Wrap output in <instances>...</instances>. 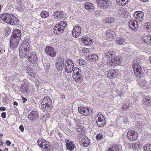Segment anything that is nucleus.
Returning <instances> with one entry per match:
<instances>
[{
	"instance_id": "473e14b6",
	"label": "nucleus",
	"mask_w": 151,
	"mask_h": 151,
	"mask_svg": "<svg viewBox=\"0 0 151 151\" xmlns=\"http://www.w3.org/2000/svg\"><path fill=\"white\" fill-rule=\"evenodd\" d=\"M134 15L135 16L136 18H141V21L143 20V17L144 16V13L141 11H137L135 12L134 13Z\"/></svg>"
},
{
	"instance_id": "c9c22d12",
	"label": "nucleus",
	"mask_w": 151,
	"mask_h": 151,
	"mask_svg": "<svg viewBox=\"0 0 151 151\" xmlns=\"http://www.w3.org/2000/svg\"><path fill=\"white\" fill-rule=\"evenodd\" d=\"M73 76L75 77L81 75L80 70L77 67H75L73 68Z\"/></svg>"
},
{
	"instance_id": "6e6552de",
	"label": "nucleus",
	"mask_w": 151,
	"mask_h": 151,
	"mask_svg": "<svg viewBox=\"0 0 151 151\" xmlns=\"http://www.w3.org/2000/svg\"><path fill=\"white\" fill-rule=\"evenodd\" d=\"M37 143L39 146L44 150L45 151H51L50 145L49 143L45 140L42 138L39 139L37 140Z\"/></svg>"
},
{
	"instance_id": "dca6fc26",
	"label": "nucleus",
	"mask_w": 151,
	"mask_h": 151,
	"mask_svg": "<svg viewBox=\"0 0 151 151\" xmlns=\"http://www.w3.org/2000/svg\"><path fill=\"white\" fill-rule=\"evenodd\" d=\"M81 32V27L79 26H76L74 27L73 30L72 36L75 38H76L80 35Z\"/></svg>"
},
{
	"instance_id": "a211bd4d",
	"label": "nucleus",
	"mask_w": 151,
	"mask_h": 151,
	"mask_svg": "<svg viewBox=\"0 0 151 151\" xmlns=\"http://www.w3.org/2000/svg\"><path fill=\"white\" fill-rule=\"evenodd\" d=\"M21 37V32L20 30L16 29L13 31L11 37L20 40Z\"/></svg>"
},
{
	"instance_id": "ddd939ff",
	"label": "nucleus",
	"mask_w": 151,
	"mask_h": 151,
	"mask_svg": "<svg viewBox=\"0 0 151 151\" xmlns=\"http://www.w3.org/2000/svg\"><path fill=\"white\" fill-rule=\"evenodd\" d=\"M46 53L51 57H54L56 55V52L52 47L47 46L45 50Z\"/></svg>"
},
{
	"instance_id": "e2e57ef3",
	"label": "nucleus",
	"mask_w": 151,
	"mask_h": 151,
	"mask_svg": "<svg viewBox=\"0 0 151 151\" xmlns=\"http://www.w3.org/2000/svg\"><path fill=\"white\" fill-rule=\"evenodd\" d=\"M60 98L62 99H65V95L64 94H62L60 96Z\"/></svg>"
},
{
	"instance_id": "680f3d73",
	"label": "nucleus",
	"mask_w": 151,
	"mask_h": 151,
	"mask_svg": "<svg viewBox=\"0 0 151 151\" xmlns=\"http://www.w3.org/2000/svg\"><path fill=\"white\" fill-rule=\"evenodd\" d=\"M103 115L100 112H99L96 114V116L97 117H100Z\"/></svg>"
},
{
	"instance_id": "412c9836",
	"label": "nucleus",
	"mask_w": 151,
	"mask_h": 151,
	"mask_svg": "<svg viewBox=\"0 0 151 151\" xmlns=\"http://www.w3.org/2000/svg\"><path fill=\"white\" fill-rule=\"evenodd\" d=\"M81 39L83 42L86 45H90L93 44V40L90 37L83 36Z\"/></svg>"
},
{
	"instance_id": "f704fd0d",
	"label": "nucleus",
	"mask_w": 151,
	"mask_h": 151,
	"mask_svg": "<svg viewBox=\"0 0 151 151\" xmlns=\"http://www.w3.org/2000/svg\"><path fill=\"white\" fill-rule=\"evenodd\" d=\"M79 76H76L75 77L73 76V78L74 81L77 83H80L83 80L81 74L79 75Z\"/></svg>"
},
{
	"instance_id": "69168bd1",
	"label": "nucleus",
	"mask_w": 151,
	"mask_h": 151,
	"mask_svg": "<svg viewBox=\"0 0 151 151\" xmlns=\"http://www.w3.org/2000/svg\"><path fill=\"white\" fill-rule=\"evenodd\" d=\"M13 104H14V105L17 106L18 104L17 102L14 101L13 102Z\"/></svg>"
},
{
	"instance_id": "393cba45",
	"label": "nucleus",
	"mask_w": 151,
	"mask_h": 151,
	"mask_svg": "<svg viewBox=\"0 0 151 151\" xmlns=\"http://www.w3.org/2000/svg\"><path fill=\"white\" fill-rule=\"evenodd\" d=\"M65 142L66 144V146L67 149L70 151L73 150L75 147L73 142L71 141H69L68 140H67Z\"/></svg>"
},
{
	"instance_id": "5701e85b",
	"label": "nucleus",
	"mask_w": 151,
	"mask_h": 151,
	"mask_svg": "<svg viewBox=\"0 0 151 151\" xmlns=\"http://www.w3.org/2000/svg\"><path fill=\"white\" fill-rule=\"evenodd\" d=\"M106 35L108 37L114 39L116 36V34L112 29H109L106 31Z\"/></svg>"
},
{
	"instance_id": "bf43d9fd",
	"label": "nucleus",
	"mask_w": 151,
	"mask_h": 151,
	"mask_svg": "<svg viewBox=\"0 0 151 151\" xmlns=\"http://www.w3.org/2000/svg\"><path fill=\"white\" fill-rule=\"evenodd\" d=\"M11 142L9 140H7L6 141V144L8 146H9L11 144Z\"/></svg>"
},
{
	"instance_id": "338daca9",
	"label": "nucleus",
	"mask_w": 151,
	"mask_h": 151,
	"mask_svg": "<svg viewBox=\"0 0 151 151\" xmlns=\"http://www.w3.org/2000/svg\"><path fill=\"white\" fill-rule=\"evenodd\" d=\"M141 1L143 2L148 1L149 0H140Z\"/></svg>"
},
{
	"instance_id": "0eeeda50",
	"label": "nucleus",
	"mask_w": 151,
	"mask_h": 151,
	"mask_svg": "<svg viewBox=\"0 0 151 151\" xmlns=\"http://www.w3.org/2000/svg\"><path fill=\"white\" fill-rule=\"evenodd\" d=\"M138 134L137 132L134 130H130L127 133V139H124L123 141L125 143L130 142V141H134L137 139Z\"/></svg>"
},
{
	"instance_id": "e433bc0d",
	"label": "nucleus",
	"mask_w": 151,
	"mask_h": 151,
	"mask_svg": "<svg viewBox=\"0 0 151 151\" xmlns=\"http://www.w3.org/2000/svg\"><path fill=\"white\" fill-rule=\"evenodd\" d=\"M49 15V12L47 11L43 10L40 13L41 17L43 18H47Z\"/></svg>"
},
{
	"instance_id": "603ef678",
	"label": "nucleus",
	"mask_w": 151,
	"mask_h": 151,
	"mask_svg": "<svg viewBox=\"0 0 151 151\" xmlns=\"http://www.w3.org/2000/svg\"><path fill=\"white\" fill-rule=\"evenodd\" d=\"M29 74V75L30 76H31L33 78H35L36 75L35 73L33 72H30V73L29 72H27Z\"/></svg>"
},
{
	"instance_id": "7ed1b4c3",
	"label": "nucleus",
	"mask_w": 151,
	"mask_h": 151,
	"mask_svg": "<svg viewBox=\"0 0 151 151\" xmlns=\"http://www.w3.org/2000/svg\"><path fill=\"white\" fill-rule=\"evenodd\" d=\"M1 19L6 23L14 26L18 24L19 20L14 15L9 14H3L0 16Z\"/></svg>"
},
{
	"instance_id": "f03ea898",
	"label": "nucleus",
	"mask_w": 151,
	"mask_h": 151,
	"mask_svg": "<svg viewBox=\"0 0 151 151\" xmlns=\"http://www.w3.org/2000/svg\"><path fill=\"white\" fill-rule=\"evenodd\" d=\"M115 54V51H113L105 52L106 58L109 59L107 60V64L110 66H114L120 63V60L118 58Z\"/></svg>"
},
{
	"instance_id": "4468645a",
	"label": "nucleus",
	"mask_w": 151,
	"mask_h": 151,
	"mask_svg": "<svg viewBox=\"0 0 151 151\" xmlns=\"http://www.w3.org/2000/svg\"><path fill=\"white\" fill-rule=\"evenodd\" d=\"M97 4L99 7L105 8L110 6L111 3L108 0H96Z\"/></svg>"
},
{
	"instance_id": "bb28decb",
	"label": "nucleus",
	"mask_w": 151,
	"mask_h": 151,
	"mask_svg": "<svg viewBox=\"0 0 151 151\" xmlns=\"http://www.w3.org/2000/svg\"><path fill=\"white\" fill-rule=\"evenodd\" d=\"M20 90L23 93H27L29 90L28 84L25 83L22 84L21 86Z\"/></svg>"
},
{
	"instance_id": "8fccbe9b",
	"label": "nucleus",
	"mask_w": 151,
	"mask_h": 151,
	"mask_svg": "<svg viewBox=\"0 0 151 151\" xmlns=\"http://www.w3.org/2000/svg\"><path fill=\"white\" fill-rule=\"evenodd\" d=\"M128 122L127 120V118H124L123 119V124H124L125 125L124 126H126L127 127V126L128 125Z\"/></svg>"
},
{
	"instance_id": "052dcab7",
	"label": "nucleus",
	"mask_w": 151,
	"mask_h": 151,
	"mask_svg": "<svg viewBox=\"0 0 151 151\" xmlns=\"http://www.w3.org/2000/svg\"><path fill=\"white\" fill-rule=\"evenodd\" d=\"M129 0H123V5L126 4L128 2Z\"/></svg>"
},
{
	"instance_id": "aec40b11",
	"label": "nucleus",
	"mask_w": 151,
	"mask_h": 151,
	"mask_svg": "<svg viewBox=\"0 0 151 151\" xmlns=\"http://www.w3.org/2000/svg\"><path fill=\"white\" fill-rule=\"evenodd\" d=\"M20 40L11 37L9 43L10 48L14 49L18 46Z\"/></svg>"
},
{
	"instance_id": "20e7f679",
	"label": "nucleus",
	"mask_w": 151,
	"mask_h": 151,
	"mask_svg": "<svg viewBox=\"0 0 151 151\" xmlns=\"http://www.w3.org/2000/svg\"><path fill=\"white\" fill-rule=\"evenodd\" d=\"M79 129H78V131L79 132V134L77 136L78 140L80 144L83 147H87L90 144L89 139L84 134V132L79 131Z\"/></svg>"
},
{
	"instance_id": "a18cd8bd",
	"label": "nucleus",
	"mask_w": 151,
	"mask_h": 151,
	"mask_svg": "<svg viewBox=\"0 0 151 151\" xmlns=\"http://www.w3.org/2000/svg\"><path fill=\"white\" fill-rule=\"evenodd\" d=\"M114 19L112 17L107 18L105 19V22L108 23H111L114 22Z\"/></svg>"
},
{
	"instance_id": "f3484780",
	"label": "nucleus",
	"mask_w": 151,
	"mask_h": 151,
	"mask_svg": "<svg viewBox=\"0 0 151 151\" xmlns=\"http://www.w3.org/2000/svg\"><path fill=\"white\" fill-rule=\"evenodd\" d=\"M98 126L99 127H102L104 126L106 124V121L104 116H101L98 117V119L96 122Z\"/></svg>"
},
{
	"instance_id": "13d9d810",
	"label": "nucleus",
	"mask_w": 151,
	"mask_h": 151,
	"mask_svg": "<svg viewBox=\"0 0 151 151\" xmlns=\"http://www.w3.org/2000/svg\"><path fill=\"white\" fill-rule=\"evenodd\" d=\"M22 98L23 101V103H25L27 101V99L23 96L22 97Z\"/></svg>"
},
{
	"instance_id": "7c9ffc66",
	"label": "nucleus",
	"mask_w": 151,
	"mask_h": 151,
	"mask_svg": "<svg viewBox=\"0 0 151 151\" xmlns=\"http://www.w3.org/2000/svg\"><path fill=\"white\" fill-rule=\"evenodd\" d=\"M64 12L63 11H56L54 14V15L56 17V18L60 19L64 17Z\"/></svg>"
},
{
	"instance_id": "4be33fe9",
	"label": "nucleus",
	"mask_w": 151,
	"mask_h": 151,
	"mask_svg": "<svg viewBox=\"0 0 151 151\" xmlns=\"http://www.w3.org/2000/svg\"><path fill=\"white\" fill-rule=\"evenodd\" d=\"M124 145L127 146L125 148V151H131V150H134L136 149L137 147L135 144H130V142H124Z\"/></svg>"
},
{
	"instance_id": "2f4dec72",
	"label": "nucleus",
	"mask_w": 151,
	"mask_h": 151,
	"mask_svg": "<svg viewBox=\"0 0 151 151\" xmlns=\"http://www.w3.org/2000/svg\"><path fill=\"white\" fill-rule=\"evenodd\" d=\"M29 51L25 50H23V51H22L20 49H19V54L20 58H24L26 57H27V56L29 54Z\"/></svg>"
},
{
	"instance_id": "b1692460",
	"label": "nucleus",
	"mask_w": 151,
	"mask_h": 151,
	"mask_svg": "<svg viewBox=\"0 0 151 151\" xmlns=\"http://www.w3.org/2000/svg\"><path fill=\"white\" fill-rule=\"evenodd\" d=\"M17 3L16 4V8L18 10L22 12L24 11V7L22 5V0H16Z\"/></svg>"
},
{
	"instance_id": "f8f14e48",
	"label": "nucleus",
	"mask_w": 151,
	"mask_h": 151,
	"mask_svg": "<svg viewBox=\"0 0 151 151\" xmlns=\"http://www.w3.org/2000/svg\"><path fill=\"white\" fill-rule=\"evenodd\" d=\"M118 75L117 70L113 69H110L106 72V77L110 79L114 78Z\"/></svg>"
},
{
	"instance_id": "a878e982",
	"label": "nucleus",
	"mask_w": 151,
	"mask_h": 151,
	"mask_svg": "<svg viewBox=\"0 0 151 151\" xmlns=\"http://www.w3.org/2000/svg\"><path fill=\"white\" fill-rule=\"evenodd\" d=\"M142 40L147 44L151 45V35H145L142 38Z\"/></svg>"
},
{
	"instance_id": "49530a36",
	"label": "nucleus",
	"mask_w": 151,
	"mask_h": 151,
	"mask_svg": "<svg viewBox=\"0 0 151 151\" xmlns=\"http://www.w3.org/2000/svg\"><path fill=\"white\" fill-rule=\"evenodd\" d=\"M124 105H123V111L124 109H127L129 107L130 103L129 101H124Z\"/></svg>"
},
{
	"instance_id": "09e8293b",
	"label": "nucleus",
	"mask_w": 151,
	"mask_h": 151,
	"mask_svg": "<svg viewBox=\"0 0 151 151\" xmlns=\"http://www.w3.org/2000/svg\"><path fill=\"white\" fill-rule=\"evenodd\" d=\"M130 75L128 72H127V73L126 76H125V75L124 76V78H125V80H126L127 81L130 80Z\"/></svg>"
},
{
	"instance_id": "c756f323",
	"label": "nucleus",
	"mask_w": 151,
	"mask_h": 151,
	"mask_svg": "<svg viewBox=\"0 0 151 151\" xmlns=\"http://www.w3.org/2000/svg\"><path fill=\"white\" fill-rule=\"evenodd\" d=\"M30 47V45H29L28 42H26L25 43V42H22V44L19 49H20L22 51H23V50H25L29 51Z\"/></svg>"
},
{
	"instance_id": "4c0bfd02",
	"label": "nucleus",
	"mask_w": 151,
	"mask_h": 151,
	"mask_svg": "<svg viewBox=\"0 0 151 151\" xmlns=\"http://www.w3.org/2000/svg\"><path fill=\"white\" fill-rule=\"evenodd\" d=\"M124 12L123 11V18H127L126 19H125V20H124V22L125 23H126V22H127L128 21V19L129 20H130V16L129 14V13L128 12L126 11L125 12V13H124Z\"/></svg>"
},
{
	"instance_id": "6e6d98bb",
	"label": "nucleus",
	"mask_w": 151,
	"mask_h": 151,
	"mask_svg": "<svg viewBox=\"0 0 151 151\" xmlns=\"http://www.w3.org/2000/svg\"><path fill=\"white\" fill-rule=\"evenodd\" d=\"M19 129H20L22 132H23L24 131V128L23 125H21L19 127Z\"/></svg>"
},
{
	"instance_id": "de8ad7c7",
	"label": "nucleus",
	"mask_w": 151,
	"mask_h": 151,
	"mask_svg": "<svg viewBox=\"0 0 151 151\" xmlns=\"http://www.w3.org/2000/svg\"><path fill=\"white\" fill-rule=\"evenodd\" d=\"M103 134H98L96 135V138L97 140H100L103 139Z\"/></svg>"
},
{
	"instance_id": "6ab92c4d",
	"label": "nucleus",
	"mask_w": 151,
	"mask_h": 151,
	"mask_svg": "<svg viewBox=\"0 0 151 151\" xmlns=\"http://www.w3.org/2000/svg\"><path fill=\"white\" fill-rule=\"evenodd\" d=\"M28 60L31 63H35L37 60V58L36 55L34 53H29L27 56Z\"/></svg>"
},
{
	"instance_id": "2eb2a0df",
	"label": "nucleus",
	"mask_w": 151,
	"mask_h": 151,
	"mask_svg": "<svg viewBox=\"0 0 151 151\" xmlns=\"http://www.w3.org/2000/svg\"><path fill=\"white\" fill-rule=\"evenodd\" d=\"M39 117V114L35 110L32 111L28 115L27 117L30 120L35 121Z\"/></svg>"
},
{
	"instance_id": "423d86ee",
	"label": "nucleus",
	"mask_w": 151,
	"mask_h": 151,
	"mask_svg": "<svg viewBox=\"0 0 151 151\" xmlns=\"http://www.w3.org/2000/svg\"><path fill=\"white\" fill-rule=\"evenodd\" d=\"M52 106V102L50 98L48 96L45 97L41 103V106L42 109L48 111L50 109Z\"/></svg>"
},
{
	"instance_id": "c03bdc74",
	"label": "nucleus",
	"mask_w": 151,
	"mask_h": 151,
	"mask_svg": "<svg viewBox=\"0 0 151 151\" xmlns=\"http://www.w3.org/2000/svg\"><path fill=\"white\" fill-rule=\"evenodd\" d=\"M79 65L80 66H83L86 65L87 64L86 62L84 60L79 59L78 60Z\"/></svg>"
},
{
	"instance_id": "5fc2aeb1",
	"label": "nucleus",
	"mask_w": 151,
	"mask_h": 151,
	"mask_svg": "<svg viewBox=\"0 0 151 151\" xmlns=\"http://www.w3.org/2000/svg\"><path fill=\"white\" fill-rule=\"evenodd\" d=\"M120 40V39H119V40H116V42L119 45H122L123 44V41Z\"/></svg>"
},
{
	"instance_id": "39448f33",
	"label": "nucleus",
	"mask_w": 151,
	"mask_h": 151,
	"mask_svg": "<svg viewBox=\"0 0 151 151\" xmlns=\"http://www.w3.org/2000/svg\"><path fill=\"white\" fill-rule=\"evenodd\" d=\"M66 26V22L64 21H61L55 25L53 29V32L55 34H60L63 32Z\"/></svg>"
},
{
	"instance_id": "37998d69",
	"label": "nucleus",
	"mask_w": 151,
	"mask_h": 151,
	"mask_svg": "<svg viewBox=\"0 0 151 151\" xmlns=\"http://www.w3.org/2000/svg\"><path fill=\"white\" fill-rule=\"evenodd\" d=\"M64 60L63 59H61L60 60L59 63V66L60 67V69L62 70L63 69L64 66Z\"/></svg>"
},
{
	"instance_id": "0e129e2a",
	"label": "nucleus",
	"mask_w": 151,
	"mask_h": 151,
	"mask_svg": "<svg viewBox=\"0 0 151 151\" xmlns=\"http://www.w3.org/2000/svg\"><path fill=\"white\" fill-rule=\"evenodd\" d=\"M0 110L3 111H5L6 110V108L4 107H1L0 108Z\"/></svg>"
},
{
	"instance_id": "72a5a7b5",
	"label": "nucleus",
	"mask_w": 151,
	"mask_h": 151,
	"mask_svg": "<svg viewBox=\"0 0 151 151\" xmlns=\"http://www.w3.org/2000/svg\"><path fill=\"white\" fill-rule=\"evenodd\" d=\"M85 7L87 10H93L95 9L93 4L89 2H87L85 3Z\"/></svg>"
},
{
	"instance_id": "cd10ccee",
	"label": "nucleus",
	"mask_w": 151,
	"mask_h": 151,
	"mask_svg": "<svg viewBox=\"0 0 151 151\" xmlns=\"http://www.w3.org/2000/svg\"><path fill=\"white\" fill-rule=\"evenodd\" d=\"M143 104L146 106H149L151 104V97L146 96L142 101Z\"/></svg>"
},
{
	"instance_id": "9d476101",
	"label": "nucleus",
	"mask_w": 151,
	"mask_h": 151,
	"mask_svg": "<svg viewBox=\"0 0 151 151\" xmlns=\"http://www.w3.org/2000/svg\"><path fill=\"white\" fill-rule=\"evenodd\" d=\"M78 109L80 113L85 116L89 115L92 112L90 108L86 106H80Z\"/></svg>"
},
{
	"instance_id": "f257e3e1",
	"label": "nucleus",
	"mask_w": 151,
	"mask_h": 151,
	"mask_svg": "<svg viewBox=\"0 0 151 151\" xmlns=\"http://www.w3.org/2000/svg\"><path fill=\"white\" fill-rule=\"evenodd\" d=\"M132 66L134 73L135 75L139 78L138 79V83L139 86L142 88H146L148 83L143 78V70L140 65L137 62L133 63Z\"/></svg>"
},
{
	"instance_id": "774afa93",
	"label": "nucleus",
	"mask_w": 151,
	"mask_h": 151,
	"mask_svg": "<svg viewBox=\"0 0 151 151\" xmlns=\"http://www.w3.org/2000/svg\"><path fill=\"white\" fill-rule=\"evenodd\" d=\"M3 145V143L0 140V146H2Z\"/></svg>"
},
{
	"instance_id": "79ce46f5",
	"label": "nucleus",
	"mask_w": 151,
	"mask_h": 151,
	"mask_svg": "<svg viewBox=\"0 0 151 151\" xmlns=\"http://www.w3.org/2000/svg\"><path fill=\"white\" fill-rule=\"evenodd\" d=\"M119 147L118 145L113 146L109 148L108 151H119Z\"/></svg>"
},
{
	"instance_id": "ea45409f",
	"label": "nucleus",
	"mask_w": 151,
	"mask_h": 151,
	"mask_svg": "<svg viewBox=\"0 0 151 151\" xmlns=\"http://www.w3.org/2000/svg\"><path fill=\"white\" fill-rule=\"evenodd\" d=\"M11 31V29L9 27H6L4 31V35L5 36H8L10 34Z\"/></svg>"
},
{
	"instance_id": "1a4fd4ad",
	"label": "nucleus",
	"mask_w": 151,
	"mask_h": 151,
	"mask_svg": "<svg viewBox=\"0 0 151 151\" xmlns=\"http://www.w3.org/2000/svg\"><path fill=\"white\" fill-rule=\"evenodd\" d=\"M64 66L65 72L68 73L72 72L73 69L74 63L71 60L67 59L65 61Z\"/></svg>"
},
{
	"instance_id": "4d7b16f0",
	"label": "nucleus",
	"mask_w": 151,
	"mask_h": 151,
	"mask_svg": "<svg viewBox=\"0 0 151 151\" xmlns=\"http://www.w3.org/2000/svg\"><path fill=\"white\" fill-rule=\"evenodd\" d=\"M1 117L3 118H5L6 117V113L4 112L1 113Z\"/></svg>"
},
{
	"instance_id": "c85d7f7f",
	"label": "nucleus",
	"mask_w": 151,
	"mask_h": 151,
	"mask_svg": "<svg viewBox=\"0 0 151 151\" xmlns=\"http://www.w3.org/2000/svg\"><path fill=\"white\" fill-rule=\"evenodd\" d=\"M98 57L96 55H92L86 56V59L91 62L95 61L98 60Z\"/></svg>"
},
{
	"instance_id": "864d4df0",
	"label": "nucleus",
	"mask_w": 151,
	"mask_h": 151,
	"mask_svg": "<svg viewBox=\"0 0 151 151\" xmlns=\"http://www.w3.org/2000/svg\"><path fill=\"white\" fill-rule=\"evenodd\" d=\"M116 1L117 4L122 5L123 0H116Z\"/></svg>"
},
{
	"instance_id": "a19ab883",
	"label": "nucleus",
	"mask_w": 151,
	"mask_h": 151,
	"mask_svg": "<svg viewBox=\"0 0 151 151\" xmlns=\"http://www.w3.org/2000/svg\"><path fill=\"white\" fill-rule=\"evenodd\" d=\"M145 151H151V144H147L143 147Z\"/></svg>"
},
{
	"instance_id": "58836bf2",
	"label": "nucleus",
	"mask_w": 151,
	"mask_h": 151,
	"mask_svg": "<svg viewBox=\"0 0 151 151\" xmlns=\"http://www.w3.org/2000/svg\"><path fill=\"white\" fill-rule=\"evenodd\" d=\"M130 35V33L128 32H126L123 35V42L124 41H127L129 39V36Z\"/></svg>"
},
{
	"instance_id": "3c124183",
	"label": "nucleus",
	"mask_w": 151,
	"mask_h": 151,
	"mask_svg": "<svg viewBox=\"0 0 151 151\" xmlns=\"http://www.w3.org/2000/svg\"><path fill=\"white\" fill-rule=\"evenodd\" d=\"M147 25V26L146 27V28L148 29L149 30H151V23L150 22H147L146 23Z\"/></svg>"
},
{
	"instance_id": "9b49d317",
	"label": "nucleus",
	"mask_w": 151,
	"mask_h": 151,
	"mask_svg": "<svg viewBox=\"0 0 151 151\" xmlns=\"http://www.w3.org/2000/svg\"><path fill=\"white\" fill-rule=\"evenodd\" d=\"M127 24L129 28L134 31H136L138 27V23L136 20H129Z\"/></svg>"
}]
</instances>
